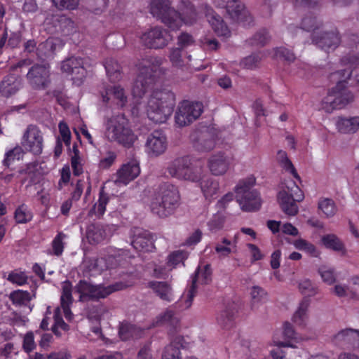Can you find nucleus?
<instances>
[{
  "label": "nucleus",
  "mask_w": 359,
  "mask_h": 359,
  "mask_svg": "<svg viewBox=\"0 0 359 359\" xmlns=\"http://www.w3.org/2000/svg\"><path fill=\"white\" fill-rule=\"evenodd\" d=\"M109 255L107 257H101L97 259H90L85 262L87 270L93 274H97L104 270L116 268L121 264L122 255Z\"/></svg>",
  "instance_id": "2eb2a0df"
},
{
  "label": "nucleus",
  "mask_w": 359,
  "mask_h": 359,
  "mask_svg": "<svg viewBox=\"0 0 359 359\" xmlns=\"http://www.w3.org/2000/svg\"><path fill=\"white\" fill-rule=\"evenodd\" d=\"M167 138L161 130H154L146 140L145 151L151 157H156L163 154L167 149Z\"/></svg>",
  "instance_id": "dca6fc26"
},
{
  "label": "nucleus",
  "mask_w": 359,
  "mask_h": 359,
  "mask_svg": "<svg viewBox=\"0 0 359 359\" xmlns=\"http://www.w3.org/2000/svg\"><path fill=\"white\" fill-rule=\"evenodd\" d=\"M237 309L235 305L226 307L221 311L217 318L219 326L224 330H229L234 326L235 316L237 313Z\"/></svg>",
  "instance_id": "f704fd0d"
},
{
  "label": "nucleus",
  "mask_w": 359,
  "mask_h": 359,
  "mask_svg": "<svg viewBox=\"0 0 359 359\" xmlns=\"http://www.w3.org/2000/svg\"><path fill=\"white\" fill-rule=\"evenodd\" d=\"M148 287L161 300L170 302L174 300V293L172 286L165 281H150L148 283Z\"/></svg>",
  "instance_id": "c756f323"
},
{
  "label": "nucleus",
  "mask_w": 359,
  "mask_h": 359,
  "mask_svg": "<svg viewBox=\"0 0 359 359\" xmlns=\"http://www.w3.org/2000/svg\"><path fill=\"white\" fill-rule=\"evenodd\" d=\"M109 201V196L104 191H100L98 201L95 203L90 210L91 215H94L97 217L102 216L106 210V205Z\"/></svg>",
  "instance_id": "a18cd8bd"
},
{
  "label": "nucleus",
  "mask_w": 359,
  "mask_h": 359,
  "mask_svg": "<svg viewBox=\"0 0 359 359\" xmlns=\"http://www.w3.org/2000/svg\"><path fill=\"white\" fill-rule=\"evenodd\" d=\"M182 342V337H175L170 344L165 347L162 359H181L180 348L183 346Z\"/></svg>",
  "instance_id": "e433bc0d"
},
{
  "label": "nucleus",
  "mask_w": 359,
  "mask_h": 359,
  "mask_svg": "<svg viewBox=\"0 0 359 359\" xmlns=\"http://www.w3.org/2000/svg\"><path fill=\"white\" fill-rule=\"evenodd\" d=\"M149 11L154 17L160 19L172 30L178 29L182 24L193 25L198 19L196 11L193 7L188 8L184 13L185 16L181 18L171 7L170 0H151Z\"/></svg>",
  "instance_id": "f257e3e1"
},
{
  "label": "nucleus",
  "mask_w": 359,
  "mask_h": 359,
  "mask_svg": "<svg viewBox=\"0 0 359 359\" xmlns=\"http://www.w3.org/2000/svg\"><path fill=\"white\" fill-rule=\"evenodd\" d=\"M320 21L317 18L316 16H314L312 14H309L306 15L302 19L301 27L302 29L307 32H314V34L316 33V30L318 29L320 27Z\"/></svg>",
  "instance_id": "5fc2aeb1"
},
{
  "label": "nucleus",
  "mask_w": 359,
  "mask_h": 359,
  "mask_svg": "<svg viewBox=\"0 0 359 359\" xmlns=\"http://www.w3.org/2000/svg\"><path fill=\"white\" fill-rule=\"evenodd\" d=\"M66 238V235L62 232H60L53 241V250L55 255H60L64 249L63 240Z\"/></svg>",
  "instance_id": "69168bd1"
},
{
  "label": "nucleus",
  "mask_w": 359,
  "mask_h": 359,
  "mask_svg": "<svg viewBox=\"0 0 359 359\" xmlns=\"http://www.w3.org/2000/svg\"><path fill=\"white\" fill-rule=\"evenodd\" d=\"M22 86L21 78L14 74H10L0 83V94L3 97H9L17 93Z\"/></svg>",
  "instance_id": "c85d7f7f"
},
{
  "label": "nucleus",
  "mask_w": 359,
  "mask_h": 359,
  "mask_svg": "<svg viewBox=\"0 0 359 359\" xmlns=\"http://www.w3.org/2000/svg\"><path fill=\"white\" fill-rule=\"evenodd\" d=\"M36 287H32L31 292L17 290L10 293L9 299L16 306H27L30 301L36 297Z\"/></svg>",
  "instance_id": "473e14b6"
},
{
  "label": "nucleus",
  "mask_w": 359,
  "mask_h": 359,
  "mask_svg": "<svg viewBox=\"0 0 359 359\" xmlns=\"http://www.w3.org/2000/svg\"><path fill=\"white\" fill-rule=\"evenodd\" d=\"M55 6L60 10H74L79 6V0H52Z\"/></svg>",
  "instance_id": "0e129e2a"
},
{
  "label": "nucleus",
  "mask_w": 359,
  "mask_h": 359,
  "mask_svg": "<svg viewBox=\"0 0 359 359\" xmlns=\"http://www.w3.org/2000/svg\"><path fill=\"white\" fill-rule=\"evenodd\" d=\"M236 249V244L226 238H222L221 241L216 243L215 250L219 259H223L229 256Z\"/></svg>",
  "instance_id": "37998d69"
},
{
  "label": "nucleus",
  "mask_w": 359,
  "mask_h": 359,
  "mask_svg": "<svg viewBox=\"0 0 359 359\" xmlns=\"http://www.w3.org/2000/svg\"><path fill=\"white\" fill-rule=\"evenodd\" d=\"M351 71L350 69H341L332 74L331 79L337 82V88H339L340 86H344V83L347 79L349 81L351 86L359 88V78L351 79L350 77Z\"/></svg>",
  "instance_id": "58836bf2"
},
{
  "label": "nucleus",
  "mask_w": 359,
  "mask_h": 359,
  "mask_svg": "<svg viewBox=\"0 0 359 359\" xmlns=\"http://www.w3.org/2000/svg\"><path fill=\"white\" fill-rule=\"evenodd\" d=\"M22 146L34 154H40L43 150V137L41 130L35 125H29L25 130Z\"/></svg>",
  "instance_id": "4468645a"
},
{
  "label": "nucleus",
  "mask_w": 359,
  "mask_h": 359,
  "mask_svg": "<svg viewBox=\"0 0 359 359\" xmlns=\"http://www.w3.org/2000/svg\"><path fill=\"white\" fill-rule=\"evenodd\" d=\"M14 218L18 224H26L32 219L33 214L26 205L22 204L16 208Z\"/></svg>",
  "instance_id": "3c124183"
},
{
  "label": "nucleus",
  "mask_w": 359,
  "mask_h": 359,
  "mask_svg": "<svg viewBox=\"0 0 359 359\" xmlns=\"http://www.w3.org/2000/svg\"><path fill=\"white\" fill-rule=\"evenodd\" d=\"M277 160L278 163H280V166L285 170L286 171H288L290 172L294 177L299 178L298 174L294 169L292 162L288 158L287 153L285 151L280 150L277 153Z\"/></svg>",
  "instance_id": "864d4df0"
},
{
  "label": "nucleus",
  "mask_w": 359,
  "mask_h": 359,
  "mask_svg": "<svg viewBox=\"0 0 359 359\" xmlns=\"http://www.w3.org/2000/svg\"><path fill=\"white\" fill-rule=\"evenodd\" d=\"M118 334L122 340H128L141 337L143 330L134 325L123 323L120 326Z\"/></svg>",
  "instance_id": "ea45409f"
},
{
  "label": "nucleus",
  "mask_w": 359,
  "mask_h": 359,
  "mask_svg": "<svg viewBox=\"0 0 359 359\" xmlns=\"http://www.w3.org/2000/svg\"><path fill=\"white\" fill-rule=\"evenodd\" d=\"M162 63L163 59L158 57H149L138 62V74L132 88L135 97H141L152 88L156 79L163 74Z\"/></svg>",
  "instance_id": "f03ea898"
},
{
  "label": "nucleus",
  "mask_w": 359,
  "mask_h": 359,
  "mask_svg": "<svg viewBox=\"0 0 359 359\" xmlns=\"http://www.w3.org/2000/svg\"><path fill=\"white\" fill-rule=\"evenodd\" d=\"M180 204V196L176 187L170 184L161 185L151 196L149 203L151 211L160 217H166L174 213Z\"/></svg>",
  "instance_id": "20e7f679"
},
{
  "label": "nucleus",
  "mask_w": 359,
  "mask_h": 359,
  "mask_svg": "<svg viewBox=\"0 0 359 359\" xmlns=\"http://www.w3.org/2000/svg\"><path fill=\"white\" fill-rule=\"evenodd\" d=\"M231 165L230 158L224 153L219 152L210 156L208 160V167L215 176L225 175Z\"/></svg>",
  "instance_id": "5701e85b"
},
{
  "label": "nucleus",
  "mask_w": 359,
  "mask_h": 359,
  "mask_svg": "<svg viewBox=\"0 0 359 359\" xmlns=\"http://www.w3.org/2000/svg\"><path fill=\"white\" fill-rule=\"evenodd\" d=\"M204 168L201 164L194 163L188 165L180 180L191 182H199L202 180Z\"/></svg>",
  "instance_id": "4c0bfd02"
},
{
  "label": "nucleus",
  "mask_w": 359,
  "mask_h": 359,
  "mask_svg": "<svg viewBox=\"0 0 359 359\" xmlns=\"http://www.w3.org/2000/svg\"><path fill=\"white\" fill-rule=\"evenodd\" d=\"M201 192L206 200L211 201L219 190V182L210 176H202L199 182Z\"/></svg>",
  "instance_id": "2f4dec72"
},
{
  "label": "nucleus",
  "mask_w": 359,
  "mask_h": 359,
  "mask_svg": "<svg viewBox=\"0 0 359 359\" xmlns=\"http://www.w3.org/2000/svg\"><path fill=\"white\" fill-rule=\"evenodd\" d=\"M304 194L299 187L290 180L285 187L279 191L278 201L282 210L289 216H294L298 212V206L296 201H302Z\"/></svg>",
  "instance_id": "1a4fd4ad"
},
{
  "label": "nucleus",
  "mask_w": 359,
  "mask_h": 359,
  "mask_svg": "<svg viewBox=\"0 0 359 359\" xmlns=\"http://www.w3.org/2000/svg\"><path fill=\"white\" fill-rule=\"evenodd\" d=\"M188 257V253L183 250H177L171 253L168 259V264L175 267Z\"/></svg>",
  "instance_id": "680f3d73"
},
{
  "label": "nucleus",
  "mask_w": 359,
  "mask_h": 359,
  "mask_svg": "<svg viewBox=\"0 0 359 359\" xmlns=\"http://www.w3.org/2000/svg\"><path fill=\"white\" fill-rule=\"evenodd\" d=\"M341 103H337L334 89L325 96L320 103V109L327 113H332L334 110L340 109Z\"/></svg>",
  "instance_id": "c03bdc74"
},
{
  "label": "nucleus",
  "mask_w": 359,
  "mask_h": 359,
  "mask_svg": "<svg viewBox=\"0 0 359 359\" xmlns=\"http://www.w3.org/2000/svg\"><path fill=\"white\" fill-rule=\"evenodd\" d=\"M168 31L160 27H155L144 32L140 36L144 46L149 48H163L171 40Z\"/></svg>",
  "instance_id": "ddd939ff"
},
{
  "label": "nucleus",
  "mask_w": 359,
  "mask_h": 359,
  "mask_svg": "<svg viewBox=\"0 0 359 359\" xmlns=\"http://www.w3.org/2000/svg\"><path fill=\"white\" fill-rule=\"evenodd\" d=\"M318 271L323 281L326 284L332 285L335 282L336 275L334 270L332 268L322 266L318 269Z\"/></svg>",
  "instance_id": "bf43d9fd"
},
{
  "label": "nucleus",
  "mask_w": 359,
  "mask_h": 359,
  "mask_svg": "<svg viewBox=\"0 0 359 359\" xmlns=\"http://www.w3.org/2000/svg\"><path fill=\"white\" fill-rule=\"evenodd\" d=\"M214 4L218 8H225L230 18L243 26L252 22V17L239 0H214Z\"/></svg>",
  "instance_id": "9b49d317"
},
{
  "label": "nucleus",
  "mask_w": 359,
  "mask_h": 359,
  "mask_svg": "<svg viewBox=\"0 0 359 359\" xmlns=\"http://www.w3.org/2000/svg\"><path fill=\"white\" fill-rule=\"evenodd\" d=\"M313 42L325 51H330L335 49L340 43L339 33L336 30L330 32H324L320 35L315 33L313 36Z\"/></svg>",
  "instance_id": "393cba45"
},
{
  "label": "nucleus",
  "mask_w": 359,
  "mask_h": 359,
  "mask_svg": "<svg viewBox=\"0 0 359 359\" xmlns=\"http://www.w3.org/2000/svg\"><path fill=\"white\" fill-rule=\"evenodd\" d=\"M22 155L23 151L22 148L20 147H16L6 154V157L4 160V164L8 165L15 159L19 160L22 157Z\"/></svg>",
  "instance_id": "338daca9"
},
{
  "label": "nucleus",
  "mask_w": 359,
  "mask_h": 359,
  "mask_svg": "<svg viewBox=\"0 0 359 359\" xmlns=\"http://www.w3.org/2000/svg\"><path fill=\"white\" fill-rule=\"evenodd\" d=\"M203 9L207 20L214 32L219 37H230L231 31L223 19L207 5H205Z\"/></svg>",
  "instance_id": "4be33fe9"
},
{
  "label": "nucleus",
  "mask_w": 359,
  "mask_h": 359,
  "mask_svg": "<svg viewBox=\"0 0 359 359\" xmlns=\"http://www.w3.org/2000/svg\"><path fill=\"white\" fill-rule=\"evenodd\" d=\"M203 111V105L200 102L184 100L178 105L175 118L176 123L182 127L196 120Z\"/></svg>",
  "instance_id": "f8f14e48"
},
{
  "label": "nucleus",
  "mask_w": 359,
  "mask_h": 359,
  "mask_svg": "<svg viewBox=\"0 0 359 359\" xmlns=\"http://www.w3.org/2000/svg\"><path fill=\"white\" fill-rule=\"evenodd\" d=\"M71 165L74 175L79 176L83 172V160L79 156V151L76 145H73L70 151Z\"/></svg>",
  "instance_id": "8fccbe9b"
},
{
  "label": "nucleus",
  "mask_w": 359,
  "mask_h": 359,
  "mask_svg": "<svg viewBox=\"0 0 359 359\" xmlns=\"http://www.w3.org/2000/svg\"><path fill=\"white\" fill-rule=\"evenodd\" d=\"M193 162L194 158L189 155L177 157L169 163L167 171L172 177L180 180L187 166Z\"/></svg>",
  "instance_id": "cd10ccee"
},
{
  "label": "nucleus",
  "mask_w": 359,
  "mask_h": 359,
  "mask_svg": "<svg viewBox=\"0 0 359 359\" xmlns=\"http://www.w3.org/2000/svg\"><path fill=\"white\" fill-rule=\"evenodd\" d=\"M283 341L278 340L276 337L273 340L275 346L271 351L273 359H285V352L282 348H296V344L303 340V338L294 331L293 326L288 322L283 325Z\"/></svg>",
  "instance_id": "9d476101"
},
{
  "label": "nucleus",
  "mask_w": 359,
  "mask_h": 359,
  "mask_svg": "<svg viewBox=\"0 0 359 359\" xmlns=\"http://www.w3.org/2000/svg\"><path fill=\"white\" fill-rule=\"evenodd\" d=\"M310 301L308 299H303L299 303L297 310L292 317V321L300 327H305L309 319V307Z\"/></svg>",
  "instance_id": "c9c22d12"
},
{
  "label": "nucleus",
  "mask_w": 359,
  "mask_h": 359,
  "mask_svg": "<svg viewBox=\"0 0 359 359\" xmlns=\"http://www.w3.org/2000/svg\"><path fill=\"white\" fill-rule=\"evenodd\" d=\"M335 126L340 133H355L359 129V116H339L336 120Z\"/></svg>",
  "instance_id": "7c9ffc66"
},
{
  "label": "nucleus",
  "mask_w": 359,
  "mask_h": 359,
  "mask_svg": "<svg viewBox=\"0 0 359 359\" xmlns=\"http://www.w3.org/2000/svg\"><path fill=\"white\" fill-rule=\"evenodd\" d=\"M49 67L46 65H36L27 74L29 84L34 88H45L49 83Z\"/></svg>",
  "instance_id": "aec40b11"
},
{
  "label": "nucleus",
  "mask_w": 359,
  "mask_h": 359,
  "mask_svg": "<svg viewBox=\"0 0 359 359\" xmlns=\"http://www.w3.org/2000/svg\"><path fill=\"white\" fill-rule=\"evenodd\" d=\"M140 173V168L137 161L132 160L124 163L113 177L114 183L118 185H127L137 178Z\"/></svg>",
  "instance_id": "f3484780"
},
{
  "label": "nucleus",
  "mask_w": 359,
  "mask_h": 359,
  "mask_svg": "<svg viewBox=\"0 0 359 359\" xmlns=\"http://www.w3.org/2000/svg\"><path fill=\"white\" fill-rule=\"evenodd\" d=\"M60 40L57 39L50 38L45 42L39 44L37 51L41 58L50 57L54 54L56 46L60 45Z\"/></svg>",
  "instance_id": "79ce46f5"
},
{
  "label": "nucleus",
  "mask_w": 359,
  "mask_h": 359,
  "mask_svg": "<svg viewBox=\"0 0 359 359\" xmlns=\"http://www.w3.org/2000/svg\"><path fill=\"white\" fill-rule=\"evenodd\" d=\"M298 287L302 294L309 297H314L319 293L318 286L309 279L300 280Z\"/></svg>",
  "instance_id": "603ef678"
},
{
  "label": "nucleus",
  "mask_w": 359,
  "mask_h": 359,
  "mask_svg": "<svg viewBox=\"0 0 359 359\" xmlns=\"http://www.w3.org/2000/svg\"><path fill=\"white\" fill-rule=\"evenodd\" d=\"M175 105L174 94L167 90H156L149 95L146 105L148 118L156 123L166 121Z\"/></svg>",
  "instance_id": "39448f33"
},
{
  "label": "nucleus",
  "mask_w": 359,
  "mask_h": 359,
  "mask_svg": "<svg viewBox=\"0 0 359 359\" xmlns=\"http://www.w3.org/2000/svg\"><path fill=\"white\" fill-rule=\"evenodd\" d=\"M7 279L11 283L21 286L27 283L28 277L25 272L14 271L8 274Z\"/></svg>",
  "instance_id": "e2e57ef3"
},
{
  "label": "nucleus",
  "mask_w": 359,
  "mask_h": 359,
  "mask_svg": "<svg viewBox=\"0 0 359 359\" xmlns=\"http://www.w3.org/2000/svg\"><path fill=\"white\" fill-rule=\"evenodd\" d=\"M333 341L338 345H350L359 348V330H341L333 337Z\"/></svg>",
  "instance_id": "bb28decb"
},
{
  "label": "nucleus",
  "mask_w": 359,
  "mask_h": 359,
  "mask_svg": "<svg viewBox=\"0 0 359 359\" xmlns=\"http://www.w3.org/2000/svg\"><path fill=\"white\" fill-rule=\"evenodd\" d=\"M107 313V309L104 305H99L97 307L92 309L88 313V318L90 320L100 321L101 318Z\"/></svg>",
  "instance_id": "774afa93"
},
{
  "label": "nucleus",
  "mask_w": 359,
  "mask_h": 359,
  "mask_svg": "<svg viewBox=\"0 0 359 359\" xmlns=\"http://www.w3.org/2000/svg\"><path fill=\"white\" fill-rule=\"evenodd\" d=\"M292 245L296 249L304 251L312 257H318L320 255L314 245L303 238L296 239L292 242Z\"/></svg>",
  "instance_id": "de8ad7c7"
},
{
  "label": "nucleus",
  "mask_w": 359,
  "mask_h": 359,
  "mask_svg": "<svg viewBox=\"0 0 359 359\" xmlns=\"http://www.w3.org/2000/svg\"><path fill=\"white\" fill-rule=\"evenodd\" d=\"M219 210L208 222V229L211 231L216 232L224 226L225 217Z\"/></svg>",
  "instance_id": "13d9d810"
},
{
  "label": "nucleus",
  "mask_w": 359,
  "mask_h": 359,
  "mask_svg": "<svg viewBox=\"0 0 359 359\" xmlns=\"http://www.w3.org/2000/svg\"><path fill=\"white\" fill-rule=\"evenodd\" d=\"M255 182V177L250 175L240 180L235 187L236 200L243 211H255L261 206L259 194L252 189Z\"/></svg>",
  "instance_id": "423d86ee"
},
{
  "label": "nucleus",
  "mask_w": 359,
  "mask_h": 359,
  "mask_svg": "<svg viewBox=\"0 0 359 359\" xmlns=\"http://www.w3.org/2000/svg\"><path fill=\"white\" fill-rule=\"evenodd\" d=\"M211 277L212 269L209 264L205 265L203 268L198 267L195 277L193 278L191 287L187 296L182 297V299H184V307L186 309L189 308L192 304L193 299L196 292V283H198L202 285L208 284L211 281Z\"/></svg>",
  "instance_id": "6ab92c4d"
},
{
  "label": "nucleus",
  "mask_w": 359,
  "mask_h": 359,
  "mask_svg": "<svg viewBox=\"0 0 359 359\" xmlns=\"http://www.w3.org/2000/svg\"><path fill=\"white\" fill-rule=\"evenodd\" d=\"M191 140L194 147L199 151H210L215 146L213 135L208 129L194 132L191 135Z\"/></svg>",
  "instance_id": "b1692460"
},
{
  "label": "nucleus",
  "mask_w": 359,
  "mask_h": 359,
  "mask_svg": "<svg viewBox=\"0 0 359 359\" xmlns=\"http://www.w3.org/2000/svg\"><path fill=\"white\" fill-rule=\"evenodd\" d=\"M318 209L320 210L327 217L334 216L337 212L334 202L327 198H323L319 200Z\"/></svg>",
  "instance_id": "6e6d98bb"
},
{
  "label": "nucleus",
  "mask_w": 359,
  "mask_h": 359,
  "mask_svg": "<svg viewBox=\"0 0 359 359\" xmlns=\"http://www.w3.org/2000/svg\"><path fill=\"white\" fill-rule=\"evenodd\" d=\"M322 243L327 248L337 252H344V245L334 234H327L322 237Z\"/></svg>",
  "instance_id": "49530a36"
},
{
  "label": "nucleus",
  "mask_w": 359,
  "mask_h": 359,
  "mask_svg": "<svg viewBox=\"0 0 359 359\" xmlns=\"http://www.w3.org/2000/svg\"><path fill=\"white\" fill-rule=\"evenodd\" d=\"M108 228L100 224H92L87 229V238L90 243L97 244L104 241L107 236Z\"/></svg>",
  "instance_id": "72a5a7b5"
},
{
  "label": "nucleus",
  "mask_w": 359,
  "mask_h": 359,
  "mask_svg": "<svg viewBox=\"0 0 359 359\" xmlns=\"http://www.w3.org/2000/svg\"><path fill=\"white\" fill-rule=\"evenodd\" d=\"M157 324H169L175 326L178 323V319L175 316L172 311H165L156 318Z\"/></svg>",
  "instance_id": "052dcab7"
},
{
  "label": "nucleus",
  "mask_w": 359,
  "mask_h": 359,
  "mask_svg": "<svg viewBox=\"0 0 359 359\" xmlns=\"http://www.w3.org/2000/svg\"><path fill=\"white\" fill-rule=\"evenodd\" d=\"M61 69L68 74L74 75L72 80L77 86L82 83L86 74L82 59L77 57H72L64 60L61 65Z\"/></svg>",
  "instance_id": "a211bd4d"
},
{
  "label": "nucleus",
  "mask_w": 359,
  "mask_h": 359,
  "mask_svg": "<svg viewBox=\"0 0 359 359\" xmlns=\"http://www.w3.org/2000/svg\"><path fill=\"white\" fill-rule=\"evenodd\" d=\"M107 75L111 82L119 81L122 78L121 67L118 62L113 59H107L104 62Z\"/></svg>",
  "instance_id": "a19ab883"
},
{
  "label": "nucleus",
  "mask_w": 359,
  "mask_h": 359,
  "mask_svg": "<svg viewBox=\"0 0 359 359\" xmlns=\"http://www.w3.org/2000/svg\"><path fill=\"white\" fill-rule=\"evenodd\" d=\"M131 244L138 251L151 252L155 248L154 236L148 231L135 228Z\"/></svg>",
  "instance_id": "412c9836"
},
{
  "label": "nucleus",
  "mask_w": 359,
  "mask_h": 359,
  "mask_svg": "<svg viewBox=\"0 0 359 359\" xmlns=\"http://www.w3.org/2000/svg\"><path fill=\"white\" fill-rule=\"evenodd\" d=\"M342 87H344V86H340L339 88L336 86L334 89L337 103L341 104L340 109L344 108L354 100L353 93L347 89H341Z\"/></svg>",
  "instance_id": "09e8293b"
},
{
  "label": "nucleus",
  "mask_w": 359,
  "mask_h": 359,
  "mask_svg": "<svg viewBox=\"0 0 359 359\" xmlns=\"http://www.w3.org/2000/svg\"><path fill=\"white\" fill-rule=\"evenodd\" d=\"M101 95L103 102H111L120 107H123L127 102V96L121 86L107 87L101 93Z\"/></svg>",
  "instance_id": "a878e982"
},
{
  "label": "nucleus",
  "mask_w": 359,
  "mask_h": 359,
  "mask_svg": "<svg viewBox=\"0 0 359 359\" xmlns=\"http://www.w3.org/2000/svg\"><path fill=\"white\" fill-rule=\"evenodd\" d=\"M105 138L126 147H130L137 137L130 128V122L123 114L112 115L104 123Z\"/></svg>",
  "instance_id": "7ed1b4c3"
},
{
  "label": "nucleus",
  "mask_w": 359,
  "mask_h": 359,
  "mask_svg": "<svg viewBox=\"0 0 359 359\" xmlns=\"http://www.w3.org/2000/svg\"><path fill=\"white\" fill-rule=\"evenodd\" d=\"M267 292L259 286H253L250 290V297L252 308H255L259 303L267 299Z\"/></svg>",
  "instance_id": "4d7b16f0"
},
{
  "label": "nucleus",
  "mask_w": 359,
  "mask_h": 359,
  "mask_svg": "<svg viewBox=\"0 0 359 359\" xmlns=\"http://www.w3.org/2000/svg\"><path fill=\"white\" fill-rule=\"evenodd\" d=\"M128 285L122 282L104 287L101 285H93L86 280H80L75 287L82 302L105 298L113 292L121 290Z\"/></svg>",
  "instance_id": "6e6552de"
},
{
  "label": "nucleus",
  "mask_w": 359,
  "mask_h": 359,
  "mask_svg": "<svg viewBox=\"0 0 359 359\" xmlns=\"http://www.w3.org/2000/svg\"><path fill=\"white\" fill-rule=\"evenodd\" d=\"M73 298L72 295V285L69 282L62 283V294L60 297V307H57L54 312V325L53 332L55 334L60 336L61 334L58 331L59 329L66 331L68 330L69 326L66 324L62 318V311L65 317L67 320H72L73 314L70 310V306L72 304Z\"/></svg>",
  "instance_id": "0eeeda50"
}]
</instances>
